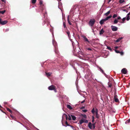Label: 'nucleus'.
I'll list each match as a JSON object with an SVG mask.
<instances>
[{"label": "nucleus", "mask_w": 130, "mask_h": 130, "mask_svg": "<svg viewBox=\"0 0 130 130\" xmlns=\"http://www.w3.org/2000/svg\"><path fill=\"white\" fill-rule=\"evenodd\" d=\"M88 126L91 129H94L95 128V123L92 124L91 122L89 123L88 124Z\"/></svg>", "instance_id": "obj_1"}, {"label": "nucleus", "mask_w": 130, "mask_h": 130, "mask_svg": "<svg viewBox=\"0 0 130 130\" xmlns=\"http://www.w3.org/2000/svg\"><path fill=\"white\" fill-rule=\"evenodd\" d=\"M95 22V20L94 19H91L88 23L89 26L92 27L94 24Z\"/></svg>", "instance_id": "obj_2"}, {"label": "nucleus", "mask_w": 130, "mask_h": 130, "mask_svg": "<svg viewBox=\"0 0 130 130\" xmlns=\"http://www.w3.org/2000/svg\"><path fill=\"white\" fill-rule=\"evenodd\" d=\"M48 89L50 90H54L55 92H57V90L56 87L54 85H52L48 87Z\"/></svg>", "instance_id": "obj_3"}, {"label": "nucleus", "mask_w": 130, "mask_h": 130, "mask_svg": "<svg viewBox=\"0 0 130 130\" xmlns=\"http://www.w3.org/2000/svg\"><path fill=\"white\" fill-rule=\"evenodd\" d=\"M53 43L55 47V53L57 54H58L59 52L58 50V48L57 46V44L55 42V41H53Z\"/></svg>", "instance_id": "obj_4"}, {"label": "nucleus", "mask_w": 130, "mask_h": 130, "mask_svg": "<svg viewBox=\"0 0 130 130\" xmlns=\"http://www.w3.org/2000/svg\"><path fill=\"white\" fill-rule=\"evenodd\" d=\"M82 37L83 38L85 42H86V44H87L90 43V41L88 40V39L85 36L83 35L82 36Z\"/></svg>", "instance_id": "obj_5"}, {"label": "nucleus", "mask_w": 130, "mask_h": 130, "mask_svg": "<svg viewBox=\"0 0 130 130\" xmlns=\"http://www.w3.org/2000/svg\"><path fill=\"white\" fill-rule=\"evenodd\" d=\"M88 122V121L87 120L83 119V118L79 121V123L80 124H82L83 123H86Z\"/></svg>", "instance_id": "obj_6"}, {"label": "nucleus", "mask_w": 130, "mask_h": 130, "mask_svg": "<svg viewBox=\"0 0 130 130\" xmlns=\"http://www.w3.org/2000/svg\"><path fill=\"white\" fill-rule=\"evenodd\" d=\"M111 27L112 30L113 31H116L118 30V28L116 26L111 25Z\"/></svg>", "instance_id": "obj_7"}, {"label": "nucleus", "mask_w": 130, "mask_h": 130, "mask_svg": "<svg viewBox=\"0 0 130 130\" xmlns=\"http://www.w3.org/2000/svg\"><path fill=\"white\" fill-rule=\"evenodd\" d=\"M127 72V70L126 69V68H124L121 71V73H123L124 74H126Z\"/></svg>", "instance_id": "obj_8"}, {"label": "nucleus", "mask_w": 130, "mask_h": 130, "mask_svg": "<svg viewBox=\"0 0 130 130\" xmlns=\"http://www.w3.org/2000/svg\"><path fill=\"white\" fill-rule=\"evenodd\" d=\"M117 96L115 95L114 96V99L115 101L116 102H118L119 101L118 99L117 98Z\"/></svg>", "instance_id": "obj_9"}, {"label": "nucleus", "mask_w": 130, "mask_h": 130, "mask_svg": "<svg viewBox=\"0 0 130 130\" xmlns=\"http://www.w3.org/2000/svg\"><path fill=\"white\" fill-rule=\"evenodd\" d=\"M8 21L7 20L4 21H1V24L2 25H4L6 24L8 22Z\"/></svg>", "instance_id": "obj_10"}, {"label": "nucleus", "mask_w": 130, "mask_h": 130, "mask_svg": "<svg viewBox=\"0 0 130 130\" xmlns=\"http://www.w3.org/2000/svg\"><path fill=\"white\" fill-rule=\"evenodd\" d=\"M106 21L105 19H103L100 21V23L101 25H102L104 22Z\"/></svg>", "instance_id": "obj_11"}, {"label": "nucleus", "mask_w": 130, "mask_h": 130, "mask_svg": "<svg viewBox=\"0 0 130 130\" xmlns=\"http://www.w3.org/2000/svg\"><path fill=\"white\" fill-rule=\"evenodd\" d=\"M130 15V12L127 14V17L126 19L127 21H128L130 19V17L129 15Z\"/></svg>", "instance_id": "obj_12"}, {"label": "nucleus", "mask_w": 130, "mask_h": 130, "mask_svg": "<svg viewBox=\"0 0 130 130\" xmlns=\"http://www.w3.org/2000/svg\"><path fill=\"white\" fill-rule=\"evenodd\" d=\"M104 32L105 31L103 30V29H102L100 31V35L103 34Z\"/></svg>", "instance_id": "obj_13"}, {"label": "nucleus", "mask_w": 130, "mask_h": 130, "mask_svg": "<svg viewBox=\"0 0 130 130\" xmlns=\"http://www.w3.org/2000/svg\"><path fill=\"white\" fill-rule=\"evenodd\" d=\"M126 19V17L123 18L122 19V21H120V22L121 23H124V21Z\"/></svg>", "instance_id": "obj_14"}, {"label": "nucleus", "mask_w": 130, "mask_h": 130, "mask_svg": "<svg viewBox=\"0 0 130 130\" xmlns=\"http://www.w3.org/2000/svg\"><path fill=\"white\" fill-rule=\"evenodd\" d=\"M66 33L67 34L68 37L70 38L71 37V36L70 34V31L69 30H68L66 31Z\"/></svg>", "instance_id": "obj_15"}, {"label": "nucleus", "mask_w": 130, "mask_h": 130, "mask_svg": "<svg viewBox=\"0 0 130 130\" xmlns=\"http://www.w3.org/2000/svg\"><path fill=\"white\" fill-rule=\"evenodd\" d=\"M67 107L70 110H71L72 109V108L71 106L69 105H67Z\"/></svg>", "instance_id": "obj_16"}, {"label": "nucleus", "mask_w": 130, "mask_h": 130, "mask_svg": "<svg viewBox=\"0 0 130 130\" xmlns=\"http://www.w3.org/2000/svg\"><path fill=\"white\" fill-rule=\"evenodd\" d=\"M67 21L69 24L70 25H71L72 24L69 20V16H68L67 17Z\"/></svg>", "instance_id": "obj_17"}, {"label": "nucleus", "mask_w": 130, "mask_h": 130, "mask_svg": "<svg viewBox=\"0 0 130 130\" xmlns=\"http://www.w3.org/2000/svg\"><path fill=\"white\" fill-rule=\"evenodd\" d=\"M112 17V15H110V16L107 17L105 19L106 21H107L110 18Z\"/></svg>", "instance_id": "obj_18"}, {"label": "nucleus", "mask_w": 130, "mask_h": 130, "mask_svg": "<svg viewBox=\"0 0 130 130\" xmlns=\"http://www.w3.org/2000/svg\"><path fill=\"white\" fill-rule=\"evenodd\" d=\"M122 39L123 38L122 37H120L116 41V42H118Z\"/></svg>", "instance_id": "obj_19"}, {"label": "nucleus", "mask_w": 130, "mask_h": 130, "mask_svg": "<svg viewBox=\"0 0 130 130\" xmlns=\"http://www.w3.org/2000/svg\"><path fill=\"white\" fill-rule=\"evenodd\" d=\"M110 13V11L109 10L108 11L107 13H106L104 15H105L106 16H108L109 14Z\"/></svg>", "instance_id": "obj_20"}, {"label": "nucleus", "mask_w": 130, "mask_h": 130, "mask_svg": "<svg viewBox=\"0 0 130 130\" xmlns=\"http://www.w3.org/2000/svg\"><path fill=\"white\" fill-rule=\"evenodd\" d=\"M95 114L96 118L98 119H99V118L100 116L98 114V113L96 112Z\"/></svg>", "instance_id": "obj_21"}, {"label": "nucleus", "mask_w": 130, "mask_h": 130, "mask_svg": "<svg viewBox=\"0 0 130 130\" xmlns=\"http://www.w3.org/2000/svg\"><path fill=\"white\" fill-rule=\"evenodd\" d=\"M72 117V119L73 120H75L76 119V117L75 116H72V115H71Z\"/></svg>", "instance_id": "obj_22"}, {"label": "nucleus", "mask_w": 130, "mask_h": 130, "mask_svg": "<svg viewBox=\"0 0 130 130\" xmlns=\"http://www.w3.org/2000/svg\"><path fill=\"white\" fill-rule=\"evenodd\" d=\"M6 109L7 110L9 111L11 113H12V111H11V110L9 109L7 107L6 108Z\"/></svg>", "instance_id": "obj_23"}, {"label": "nucleus", "mask_w": 130, "mask_h": 130, "mask_svg": "<svg viewBox=\"0 0 130 130\" xmlns=\"http://www.w3.org/2000/svg\"><path fill=\"white\" fill-rule=\"evenodd\" d=\"M125 124H126L128 123H130V118L127 120L125 122Z\"/></svg>", "instance_id": "obj_24"}, {"label": "nucleus", "mask_w": 130, "mask_h": 130, "mask_svg": "<svg viewBox=\"0 0 130 130\" xmlns=\"http://www.w3.org/2000/svg\"><path fill=\"white\" fill-rule=\"evenodd\" d=\"M118 21L116 19L114 20L113 22L114 24H116L118 23Z\"/></svg>", "instance_id": "obj_25"}, {"label": "nucleus", "mask_w": 130, "mask_h": 130, "mask_svg": "<svg viewBox=\"0 0 130 130\" xmlns=\"http://www.w3.org/2000/svg\"><path fill=\"white\" fill-rule=\"evenodd\" d=\"M125 2V1L124 0H120L119 3L120 4L122 3L123 2Z\"/></svg>", "instance_id": "obj_26"}, {"label": "nucleus", "mask_w": 130, "mask_h": 130, "mask_svg": "<svg viewBox=\"0 0 130 130\" xmlns=\"http://www.w3.org/2000/svg\"><path fill=\"white\" fill-rule=\"evenodd\" d=\"M39 4L41 7H42L43 6V4H42V1H40L39 2Z\"/></svg>", "instance_id": "obj_27"}, {"label": "nucleus", "mask_w": 130, "mask_h": 130, "mask_svg": "<svg viewBox=\"0 0 130 130\" xmlns=\"http://www.w3.org/2000/svg\"><path fill=\"white\" fill-rule=\"evenodd\" d=\"M6 10H4L2 11H0V14H3L5 12Z\"/></svg>", "instance_id": "obj_28"}, {"label": "nucleus", "mask_w": 130, "mask_h": 130, "mask_svg": "<svg viewBox=\"0 0 130 130\" xmlns=\"http://www.w3.org/2000/svg\"><path fill=\"white\" fill-rule=\"evenodd\" d=\"M46 73V75L47 76H49L51 75V73L50 72Z\"/></svg>", "instance_id": "obj_29"}, {"label": "nucleus", "mask_w": 130, "mask_h": 130, "mask_svg": "<svg viewBox=\"0 0 130 130\" xmlns=\"http://www.w3.org/2000/svg\"><path fill=\"white\" fill-rule=\"evenodd\" d=\"M36 0H32V3L34 4L36 3Z\"/></svg>", "instance_id": "obj_30"}, {"label": "nucleus", "mask_w": 130, "mask_h": 130, "mask_svg": "<svg viewBox=\"0 0 130 130\" xmlns=\"http://www.w3.org/2000/svg\"><path fill=\"white\" fill-rule=\"evenodd\" d=\"M91 112L93 114H94L95 112L94 108L91 110Z\"/></svg>", "instance_id": "obj_31"}, {"label": "nucleus", "mask_w": 130, "mask_h": 130, "mask_svg": "<svg viewBox=\"0 0 130 130\" xmlns=\"http://www.w3.org/2000/svg\"><path fill=\"white\" fill-rule=\"evenodd\" d=\"M63 26L64 28H66V24L65 22H63Z\"/></svg>", "instance_id": "obj_32"}, {"label": "nucleus", "mask_w": 130, "mask_h": 130, "mask_svg": "<svg viewBox=\"0 0 130 130\" xmlns=\"http://www.w3.org/2000/svg\"><path fill=\"white\" fill-rule=\"evenodd\" d=\"M107 49H108V50L110 51H111L112 50L111 49V48L110 47H109V46H107Z\"/></svg>", "instance_id": "obj_33"}, {"label": "nucleus", "mask_w": 130, "mask_h": 130, "mask_svg": "<svg viewBox=\"0 0 130 130\" xmlns=\"http://www.w3.org/2000/svg\"><path fill=\"white\" fill-rule=\"evenodd\" d=\"M117 14H115L113 15V17H112L113 18H115V17H117Z\"/></svg>", "instance_id": "obj_34"}, {"label": "nucleus", "mask_w": 130, "mask_h": 130, "mask_svg": "<svg viewBox=\"0 0 130 130\" xmlns=\"http://www.w3.org/2000/svg\"><path fill=\"white\" fill-rule=\"evenodd\" d=\"M82 116L84 118H87V116L85 115H82Z\"/></svg>", "instance_id": "obj_35"}, {"label": "nucleus", "mask_w": 130, "mask_h": 130, "mask_svg": "<svg viewBox=\"0 0 130 130\" xmlns=\"http://www.w3.org/2000/svg\"><path fill=\"white\" fill-rule=\"evenodd\" d=\"M47 14V12H46V11H45V13H43V16L44 17V18H45V14Z\"/></svg>", "instance_id": "obj_36"}, {"label": "nucleus", "mask_w": 130, "mask_h": 130, "mask_svg": "<svg viewBox=\"0 0 130 130\" xmlns=\"http://www.w3.org/2000/svg\"><path fill=\"white\" fill-rule=\"evenodd\" d=\"M12 119L14 120L15 121H16V118L14 116H13V117L12 118Z\"/></svg>", "instance_id": "obj_37"}, {"label": "nucleus", "mask_w": 130, "mask_h": 130, "mask_svg": "<svg viewBox=\"0 0 130 130\" xmlns=\"http://www.w3.org/2000/svg\"><path fill=\"white\" fill-rule=\"evenodd\" d=\"M69 117L68 118V119L69 120H71V117L70 115H69Z\"/></svg>", "instance_id": "obj_38"}, {"label": "nucleus", "mask_w": 130, "mask_h": 130, "mask_svg": "<svg viewBox=\"0 0 130 130\" xmlns=\"http://www.w3.org/2000/svg\"><path fill=\"white\" fill-rule=\"evenodd\" d=\"M102 71V72L103 73L104 72V71L102 69L101 67L99 68Z\"/></svg>", "instance_id": "obj_39"}, {"label": "nucleus", "mask_w": 130, "mask_h": 130, "mask_svg": "<svg viewBox=\"0 0 130 130\" xmlns=\"http://www.w3.org/2000/svg\"><path fill=\"white\" fill-rule=\"evenodd\" d=\"M115 51L117 53H120V52L119 51L115 50Z\"/></svg>", "instance_id": "obj_40"}, {"label": "nucleus", "mask_w": 130, "mask_h": 130, "mask_svg": "<svg viewBox=\"0 0 130 130\" xmlns=\"http://www.w3.org/2000/svg\"><path fill=\"white\" fill-rule=\"evenodd\" d=\"M65 123H66V125L67 126H70V125L69 124H68V123L67 121H66V122Z\"/></svg>", "instance_id": "obj_41"}, {"label": "nucleus", "mask_w": 130, "mask_h": 130, "mask_svg": "<svg viewBox=\"0 0 130 130\" xmlns=\"http://www.w3.org/2000/svg\"><path fill=\"white\" fill-rule=\"evenodd\" d=\"M82 111L85 112H87V110H86V109L83 110Z\"/></svg>", "instance_id": "obj_42"}, {"label": "nucleus", "mask_w": 130, "mask_h": 130, "mask_svg": "<svg viewBox=\"0 0 130 130\" xmlns=\"http://www.w3.org/2000/svg\"><path fill=\"white\" fill-rule=\"evenodd\" d=\"M121 19V18L120 16H119V17L117 18V20H119Z\"/></svg>", "instance_id": "obj_43"}, {"label": "nucleus", "mask_w": 130, "mask_h": 130, "mask_svg": "<svg viewBox=\"0 0 130 130\" xmlns=\"http://www.w3.org/2000/svg\"><path fill=\"white\" fill-rule=\"evenodd\" d=\"M95 113L96 112L98 113V110L97 109H96V110H95Z\"/></svg>", "instance_id": "obj_44"}, {"label": "nucleus", "mask_w": 130, "mask_h": 130, "mask_svg": "<svg viewBox=\"0 0 130 130\" xmlns=\"http://www.w3.org/2000/svg\"><path fill=\"white\" fill-rule=\"evenodd\" d=\"M121 54V55H123V52H120V53Z\"/></svg>", "instance_id": "obj_45"}, {"label": "nucleus", "mask_w": 130, "mask_h": 130, "mask_svg": "<svg viewBox=\"0 0 130 130\" xmlns=\"http://www.w3.org/2000/svg\"><path fill=\"white\" fill-rule=\"evenodd\" d=\"M112 86V85L111 84H109V87H111Z\"/></svg>", "instance_id": "obj_46"}, {"label": "nucleus", "mask_w": 130, "mask_h": 130, "mask_svg": "<svg viewBox=\"0 0 130 130\" xmlns=\"http://www.w3.org/2000/svg\"><path fill=\"white\" fill-rule=\"evenodd\" d=\"M65 117L66 118V119L67 120L68 119V116H67V115H65Z\"/></svg>", "instance_id": "obj_47"}, {"label": "nucleus", "mask_w": 130, "mask_h": 130, "mask_svg": "<svg viewBox=\"0 0 130 130\" xmlns=\"http://www.w3.org/2000/svg\"><path fill=\"white\" fill-rule=\"evenodd\" d=\"M123 11H126V12H128L127 10H126V9H123Z\"/></svg>", "instance_id": "obj_48"}, {"label": "nucleus", "mask_w": 130, "mask_h": 130, "mask_svg": "<svg viewBox=\"0 0 130 130\" xmlns=\"http://www.w3.org/2000/svg\"><path fill=\"white\" fill-rule=\"evenodd\" d=\"M87 50H89L90 51H91L92 50V49L90 48H87Z\"/></svg>", "instance_id": "obj_49"}, {"label": "nucleus", "mask_w": 130, "mask_h": 130, "mask_svg": "<svg viewBox=\"0 0 130 130\" xmlns=\"http://www.w3.org/2000/svg\"><path fill=\"white\" fill-rule=\"evenodd\" d=\"M85 102V100H84L83 101H82L81 102V103H84V102Z\"/></svg>", "instance_id": "obj_50"}, {"label": "nucleus", "mask_w": 130, "mask_h": 130, "mask_svg": "<svg viewBox=\"0 0 130 130\" xmlns=\"http://www.w3.org/2000/svg\"><path fill=\"white\" fill-rule=\"evenodd\" d=\"M2 20V19L1 18H0V24H1Z\"/></svg>", "instance_id": "obj_51"}, {"label": "nucleus", "mask_w": 130, "mask_h": 130, "mask_svg": "<svg viewBox=\"0 0 130 130\" xmlns=\"http://www.w3.org/2000/svg\"><path fill=\"white\" fill-rule=\"evenodd\" d=\"M94 119H92V122H93V123L94 122Z\"/></svg>", "instance_id": "obj_52"}, {"label": "nucleus", "mask_w": 130, "mask_h": 130, "mask_svg": "<svg viewBox=\"0 0 130 130\" xmlns=\"http://www.w3.org/2000/svg\"><path fill=\"white\" fill-rule=\"evenodd\" d=\"M1 1L2 2H5V0H1Z\"/></svg>", "instance_id": "obj_53"}, {"label": "nucleus", "mask_w": 130, "mask_h": 130, "mask_svg": "<svg viewBox=\"0 0 130 130\" xmlns=\"http://www.w3.org/2000/svg\"><path fill=\"white\" fill-rule=\"evenodd\" d=\"M7 103H8L6 102L4 103V104H7Z\"/></svg>", "instance_id": "obj_54"}, {"label": "nucleus", "mask_w": 130, "mask_h": 130, "mask_svg": "<svg viewBox=\"0 0 130 130\" xmlns=\"http://www.w3.org/2000/svg\"><path fill=\"white\" fill-rule=\"evenodd\" d=\"M118 48V47H117V46H116L115 47V48H116V49H117Z\"/></svg>", "instance_id": "obj_55"}, {"label": "nucleus", "mask_w": 130, "mask_h": 130, "mask_svg": "<svg viewBox=\"0 0 130 130\" xmlns=\"http://www.w3.org/2000/svg\"><path fill=\"white\" fill-rule=\"evenodd\" d=\"M10 117L12 118V117H13V116L11 115H10Z\"/></svg>", "instance_id": "obj_56"}, {"label": "nucleus", "mask_w": 130, "mask_h": 130, "mask_svg": "<svg viewBox=\"0 0 130 130\" xmlns=\"http://www.w3.org/2000/svg\"><path fill=\"white\" fill-rule=\"evenodd\" d=\"M92 119H94V116H92Z\"/></svg>", "instance_id": "obj_57"}, {"label": "nucleus", "mask_w": 130, "mask_h": 130, "mask_svg": "<svg viewBox=\"0 0 130 130\" xmlns=\"http://www.w3.org/2000/svg\"><path fill=\"white\" fill-rule=\"evenodd\" d=\"M109 0V2H108V3H109L110 1H111V0Z\"/></svg>", "instance_id": "obj_58"}, {"label": "nucleus", "mask_w": 130, "mask_h": 130, "mask_svg": "<svg viewBox=\"0 0 130 130\" xmlns=\"http://www.w3.org/2000/svg\"><path fill=\"white\" fill-rule=\"evenodd\" d=\"M0 108H2V106H1V105H0Z\"/></svg>", "instance_id": "obj_59"}, {"label": "nucleus", "mask_w": 130, "mask_h": 130, "mask_svg": "<svg viewBox=\"0 0 130 130\" xmlns=\"http://www.w3.org/2000/svg\"><path fill=\"white\" fill-rule=\"evenodd\" d=\"M129 8H130V6L129 7Z\"/></svg>", "instance_id": "obj_60"}, {"label": "nucleus", "mask_w": 130, "mask_h": 130, "mask_svg": "<svg viewBox=\"0 0 130 130\" xmlns=\"http://www.w3.org/2000/svg\"><path fill=\"white\" fill-rule=\"evenodd\" d=\"M59 1H61V0H59Z\"/></svg>", "instance_id": "obj_61"}, {"label": "nucleus", "mask_w": 130, "mask_h": 130, "mask_svg": "<svg viewBox=\"0 0 130 130\" xmlns=\"http://www.w3.org/2000/svg\"><path fill=\"white\" fill-rule=\"evenodd\" d=\"M84 108V107H83V108Z\"/></svg>", "instance_id": "obj_62"}, {"label": "nucleus", "mask_w": 130, "mask_h": 130, "mask_svg": "<svg viewBox=\"0 0 130 130\" xmlns=\"http://www.w3.org/2000/svg\"><path fill=\"white\" fill-rule=\"evenodd\" d=\"M71 127H72V126H70Z\"/></svg>", "instance_id": "obj_63"}]
</instances>
